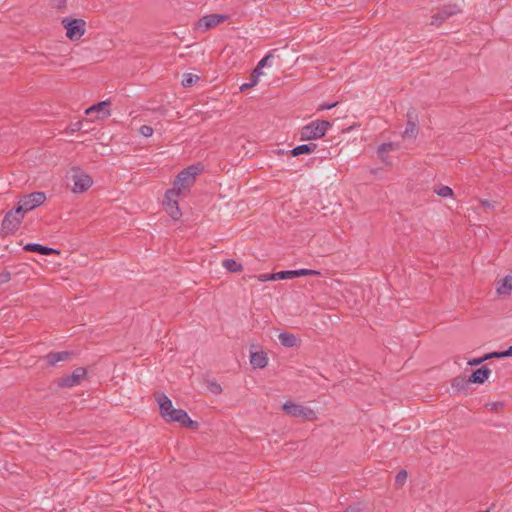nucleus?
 Returning a JSON list of instances; mask_svg holds the SVG:
<instances>
[{"label":"nucleus","mask_w":512,"mask_h":512,"mask_svg":"<svg viewBox=\"0 0 512 512\" xmlns=\"http://www.w3.org/2000/svg\"><path fill=\"white\" fill-rule=\"evenodd\" d=\"M201 172V168L197 165L189 166L182 170L177 176L173 183V187L170 189L179 196L185 195L194 184L196 176Z\"/></svg>","instance_id":"1"},{"label":"nucleus","mask_w":512,"mask_h":512,"mask_svg":"<svg viewBox=\"0 0 512 512\" xmlns=\"http://www.w3.org/2000/svg\"><path fill=\"white\" fill-rule=\"evenodd\" d=\"M332 124L326 120H315L306 124L300 130L302 141L316 140L323 137Z\"/></svg>","instance_id":"2"},{"label":"nucleus","mask_w":512,"mask_h":512,"mask_svg":"<svg viewBox=\"0 0 512 512\" xmlns=\"http://www.w3.org/2000/svg\"><path fill=\"white\" fill-rule=\"evenodd\" d=\"M282 408L288 415L293 417L303 418L309 421H314L317 419V415L314 410L293 401H286Z\"/></svg>","instance_id":"3"},{"label":"nucleus","mask_w":512,"mask_h":512,"mask_svg":"<svg viewBox=\"0 0 512 512\" xmlns=\"http://www.w3.org/2000/svg\"><path fill=\"white\" fill-rule=\"evenodd\" d=\"M45 200L46 195L44 192H33L27 194L18 201V211L25 215V213L41 206L45 202Z\"/></svg>","instance_id":"4"},{"label":"nucleus","mask_w":512,"mask_h":512,"mask_svg":"<svg viewBox=\"0 0 512 512\" xmlns=\"http://www.w3.org/2000/svg\"><path fill=\"white\" fill-rule=\"evenodd\" d=\"M62 23L66 29V36L72 40H79L86 31V22L83 19L64 18Z\"/></svg>","instance_id":"5"},{"label":"nucleus","mask_w":512,"mask_h":512,"mask_svg":"<svg viewBox=\"0 0 512 512\" xmlns=\"http://www.w3.org/2000/svg\"><path fill=\"white\" fill-rule=\"evenodd\" d=\"M72 172L73 193H83L92 186L93 180L91 176L85 173L83 170L80 168H73Z\"/></svg>","instance_id":"6"},{"label":"nucleus","mask_w":512,"mask_h":512,"mask_svg":"<svg viewBox=\"0 0 512 512\" xmlns=\"http://www.w3.org/2000/svg\"><path fill=\"white\" fill-rule=\"evenodd\" d=\"M24 215L16 207L6 213L2 221V231L6 234L14 233L20 226Z\"/></svg>","instance_id":"7"},{"label":"nucleus","mask_w":512,"mask_h":512,"mask_svg":"<svg viewBox=\"0 0 512 512\" xmlns=\"http://www.w3.org/2000/svg\"><path fill=\"white\" fill-rule=\"evenodd\" d=\"M178 197L176 193L171 190H167L164 196L163 205L166 212L174 220H178L181 217V211L178 204Z\"/></svg>","instance_id":"8"},{"label":"nucleus","mask_w":512,"mask_h":512,"mask_svg":"<svg viewBox=\"0 0 512 512\" xmlns=\"http://www.w3.org/2000/svg\"><path fill=\"white\" fill-rule=\"evenodd\" d=\"M225 18L226 17L224 15L219 14L207 15L198 20L195 28L199 31H207L223 22Z\"/></svg>","instance_id":"9"},{"label":"nucleus","mask_w":512,"mask_h":512,"mask_svg":"<svg viewBox=\"0 0 512 512\" xmlns=\"http://www.w3.org/2000/svg\"><path fill=\"white\" fill-rule=\"evenodd\" d=\"M167 422H177L185 427L194 426L196 423L190 419L187 412L182 409L174 408L169 412V415L164 419Z\"/></svg>","instance_id":"10"},{"label":"nucleus","mask_w":512,"mask_h":512,"mask_svg":"<svg viewBox=\"0 0 512 512\" xmlns=\"http://www.w3.org/2000/svg\"><path fill=\"white\" fill-rule=\"evenodd\" d=\"M86 376V370L82 367L76 368L72 374L63 377L60 380V385L63 387H74L77 386L81 380H83Z\"/></svg>","instance_id":"11"},{"label":"nucleus","mask_w":512,"mask_h":512,"mask_svg":"<svg viewBox=\"0 0 512 512\" xmlns=\"http://www.w3.org/2000/svg\"><path fill=\"white\" fill-rule=\"evenodd\" d=\"M109 102L108 101H102L97 104L92 105L91 107L87 108L85 111V114L90 116L92 113H97L98 119H106L110 116V111L108 109Z\"/></svg>","instance_id":"12"},{"label":"nucleus","mask_w":512,"mask_h":512,"mask_svg":"<svg viewBox=\"0 0 512 512\" xmlns=\"http://www.w3.org/2000/svg\"><path fill=\"white\" fill-rule=\"evenodd\" d=\"M155 398L159 406L160 415L165 419L169 412L174 409L172 401L163 393L156 394Z\"/></svg>","instance_id":"13"},{"label":"nucleus","mask_w":512,"mask_h":512,"mask_svg":"<svg viewBox=\"0 0 512 512\" xmlns=\"http://www.w3.org/2000/svg\"><path fill=\"white\" fill-rule=\"evenodd\" d=\"M250 364L255 369H263L268 364L267 354L260 350L250 353Z\"/></svg>","instance_id":"14"},{"label":"nucleus","mask_w":512,"mask_h":512,"mask_svg":"<svg viewBox=\"0 0 512 512\" xmlns=\"http://www.w3.org/2000/svg\"><path fill=\"white\" fill-rule=\"evenodd\" d=\"M512 292V274L506 275L497 282L496 293L499 296H509Z\"/></svg>","instance_id":"15"},{"label":"nucleus","mask_w":512,"mask_h":512,"mask_svg":"<svg viewBox=\"0 0 512 512\" xmlns=\"http://www.w3.org/2000/svg\"><path fill=\"white\" fill-rule=\"evenodd\" d=\"M399 147L395 143H384L381 146H379L377 153L379 158L386 164V165H392L393 162L390 160L387 156V153L390 151L397 150Z\"/></svg>","instance_id":"16"},{"label":"nucleus","mask_w":512,"mask_h":512,"mask_svg":"<svg viewBox=\"0 0 512 512\" xmlns=\"http://www.w3.org/2000/svg\"><path fill=\"white\" fill-rule=\"evenodd\" d=\"M491 374V370L487 367H481L477 370H475L472 375L469 378V381L472 383H479L482 384L486 380H488L489 376Z\"/></svg>","instance_id":"17"},{"label":"nucleus","mask_w":512,"mask_h":512,"mask_svg":"<svg viewBox=\"0 0 512 512\" xmlns=\"http://www.w3.org/2000/svg\"><path fill=\"white\" fill-rule=\"evenodd\" d=\"M278 339L284 347H295L298 343L297 337L294 334L288 332H281L278 336Z\"/></svg>","instance_id":"18"},{"label":"nucleus","mask_w":512,"mask_h":512,"mask_svg":"<svg viewBox=\"0 0 512 512\" xmlns=\"http://www.w3.org/2000/svg\"><path fill=\"white\" fill-rule=\"evenodd\" d=\"M71 353L68 351H61V352H55L50 353L46 356L47 362L50 365H55L56 363L60 361H66L70 358Z\"/></svg>","instance_id":"19"},{"label":"nucleus","mask_w":512,"mask_h":512,"mask_svg":"<svg viewBox=\"0 0 512 512\" xmlns=\"http://www.w3.org/2000/svg\"><path fill=\"white\" fill-rule=\"evenodd\" d=\"M24 249L27 250V251L38 252V253H40L42 255H50V254L56 252V250L53 249V248H50V247H47V246H42V245L37 244V243L26 244L24 246Z\"/></svg>","instance_id":"20"},{"label":"nucleus","mask_w":512,"mask_h":512,"mask_svg":"<svg viewBox=\"0 0 512 512\" xmlns=\"http://www.w3.org/2000/svg\"><path fill=\"white\" fill-rule=\"evenodd\" d=\"M316 148L315 144L308 145V144H302L298 145L295 148H293L290 152L292 156H299L303 154H309L314 151Z\"/></svg>","instance_id":"21"},{"label":"nucleus","mask_w":512,"mask_h":512,"mask_svg":"<svg viewBox=\"0 0 512 512\" xmlns=\"http://www.w3.org/2000/svg\"><path fill=\"white\" fill-rule=\"evenodd\" d=\"M222 265L230 272H240L243 268L242 265L234 259H226L222 262Z\"/></svg>","instance_id":"22"},{"label":"nucleus","mask_w":512,"mask_h":512,"mask_svg":"<svg viewBox=\"0 0 512 512\" xmlns=\"http://www.w3.org/2000/svg\"><path fill=\"white\" fill-rule=\"evenodd\" d=\"M417 134H418V128H417L416 124L409 121L407 124V127L405 128V130L403 132V137L413 139L417 136Z\"/></svg>","instance_id":"23"},{"label":"nucleus","mask_w":512,"mask_h":512,"mask_svg":"<svg viewBox=\"0 0 512 512\" xmlns=\"http://www.w3.org/2000/svg\"><path fill=\"white\" fill-rule=\"evenodd\" d=\"M274 278H277V280H285V279H292L295 277H298L297 270H287V271H279L274 273Z\"/></svg>","instance_id":"24"},{"label":"nucleus","mask_w":512,"mask_h":512,"mask_svg":"<svg viewBox=\"0 0 512 512\" xmlns=\"http://www.w3.org/2000/svg\"><path fill=\"white\" fill-rule=\"evenodd\" d=\"M434 192L438 196L444 197V198L453 196V190L449 186H446V185H440L438 187H435Z\"/></svg>","instance_id":"25"},{"label":"nucleus","mask_w":512,"mask_h":512,"mask_svg":"<svg viewBox=\"0 0 512 512\" xmlns=\"http://www.w3.org/2000/svg\"><path fill=\"white\" fill-rule=\"evenodd\" d=\"M198 79H199V77L197 75H194L191 73L184 74L183 79H182V85L184 87H189V86L193 85L194 83H196L198 81Z\"/></svg>","instance_id":"26"},{"label":"nucleus","mask_w":512,"mask_h":512,"mask_svg":"<svg viewBox=\"0 0 512 512\" xmlns=\"http://www.w3.org/2000/svg\"><path fill=\"white\" fill-rule=\"evenodd\" d=\"M153 132V128L148 125H142L139 129V133L146 138L151 137L153 135Z\"/></svg>","instance_id":"27"},{"label":"nucleus","mask_w":512,"mask_h":512,"mask_svg":"<svg viewBox=\"0 0 512 512\" xmlns=\"http://www.w3.org/2000/svg\"><path fill=\"white\" fill-rule=\"evenodd\" d=\"M407 479V472L405 470H401L395 477V483L399 486L403 485Z\"/></svg>","instance_id":"28"},{"label":"nucleus","mask_w":512,"mask_h":512,"mask_svg":"<svg viewBox=\"0 0 512 512\" xmlns=\"http://www.w3.org/2000/svg\"><path fill=\"white\" fill-rule=\"evenodd\" d=\"M298 277L302 276H311V275H319L320 272L312 269H298L297 270Z\"/></svg>","instance_id":"29"},{"label":"nucleus","mask_w":512,"mask_h":512,"mask_svg":"<svg viewBox=\"0 0 512 512\" xmlns=\"http://www.w3.org/2000/svg\"><path fill=\"white\" fill-rule=\"evenodd\" d=\"M258 81H259V80L255 79V78H253V77L251 76V81H249L248 83H243V84L240 86V91H242V92H243V91H246V90H248V89H250V88L254 87L255 85H257Z\"/></svg>","instance_id":"30"},{"label":"nucleus","mask_w":512,"mask_h":512,"mask_svg":"<svg viewBox=\"0 0 512 512\" xmlns=\"http://www.w3.org/2000/svg\"><path fill=\"white\" fill-rule=\"evenodd\" d=\"M208 389L214 394H219L222 392L221 385L214 381L208 384Z\"/></svg>","instance_id":"31"},{"label":"nucleus","mask_w":512,"mask_h":512,"mask_svg":"<svg viewBox=\"0 0 512 512\" xmlns=\"http://www.w3.org/2000/svg\"><path fill=\"white\" fill-rule=\"evenodd\" d=\"M486 360L493 359V358H505L504 351H495L491 353L485 354Z\"/></svg>","instance_id":"32"},{"label":"nucleus","mask_w":512,"mask_h":512,"mask_svg":"<svg viewBox=\"0 0 512 512\" xmlns=\"http://www.w3.org/2000/svg\"><path fill=\"white\" fill-rule=\"evenodd\" d=\"M484 361H487L485 355L482 357H479V358H474L472 360H469L468 365L477 366V365H480L481 363H483Z\"/></svg>","instance_id":"33"},{"label":"nucleus","mask_w":512,"mask_h":512,"mask_svg":"<svg viewBox=\"0 0 512 512\" xmlns=\"http://www.w3.org/2000/svg\"><path fill=\"white\" fill-rule=\"evenodd\" d=\"M11 279V274L8 271H4L0 273V284L7 283Z\"/></svg>","instance_id":"34"},{"label":"nucleus","mask_w":512,"mask_h":512,"mask_svg":"<svg viewBox=\"0 0 512 512\" xmlns=\"http://www.w3.org/2000/svg\"><path fill=\"white\" fill-rule=\"evenodd\" d=\"M274 273L272 274H262L259 276V280L262 281V282H266V281H276L277 278H274Z\"/></svg>","instance_id":"35"},{"label":"nucleus","mask_w":512,"mask_h":512,"mask_svg":"<svg viewBox=\"0 0 512 512\" xmlns=\"http://www.w3.org/2000/svg\"><path fill=\"white\" fill-rule=\"evenodd\" d=\"M271 56L270 55H267L265 56L264 58H262L258 65H259V70H262L268 63V61L270 60Z\"/></svg>","instance_id":"36"},{"label":"nucleus","mask_w":512,"mask_h":512,"mask_svg":"<svg viewBox=\"0 0 512 512\" xmlns=\"http://www.w3.org/2000/svg\"><path fill=\"white\" fill-rule=\"evenodd\" d=\"M337 105V102L331 103V104H322L319 106L318 110H329L332 109Z\"/></svg>","instance_id":"37"},{"label":"nucleus","mask_w":512,"mask_h":512,"mask_svg":"<svg viewBox=\"0 0 512 512\" xmlns=\"http://www.w3.org/2000/svg\"><path fill=\"white\" fill-rule=\"evenodd\" d=\"M262 70H259V65L257 64L256 68L254 69L252 73V77L259 80L260 75H262Z\"/></svg>","instance_id":"38"},{"label":"nucleus","mask_w":512,"mask_h":512,"mask_svg":"<svg viewBox=\"0 0 512 512\" xmlns=\"http://www.w3.org/2000/svg\"><path fill=\"white\" fill-rule=\"evenodd\" d=\"M480 203L487 208H494V203L489 200H481Z\"/></svg>","instance_id":"39"},{"label":"nucleus","mask_w":512,"mask_h":512,"mask_svg":"<svg viewBox=\"0 0 512 512\" xmlns=\"http://www.w3.org/2000/svg\"><path fill=\"white\" fill-rule=\"evenodd\" d=\"M55 2H56L57 8H59V9L64 8L66 5V0H55Z\"/></svg>","instance_id":"40"},{"label":"nucleus","mask_w":512,"mask_h":512,"mask_svg":"<svg viewBox=\"0 0 512 512\" xmlns=\"http://www.w3.org/2000/svg\"><path fill=\"white\" fill-rule=\"evenodd\" d=\"M504 356L506 357H512V345L504 351Z\"/></svg>","instance_id":"41"},{"label":"nucleus","mask_w":512,"mask_h":512,"mask_svg":"<svg viewBox=\"0 0 512 512\" xmlns=\"http://www.w3.org/2000/svg\"><path fill=\"white\" fill-rule=\"evenodd\" d=\"M80 129V123H76L75 126L72 128L73 131Z\"/></svg>","instance_id":"42"},{"label":"nucleus","mask_w":512,"mask_h":512,"mask_svg":"<svg viewBox=\"0 0 512 512\" xmlns=\"http://www.w3.org/2000/svg\"><path fill=\"white\" fill-rule=\"evenodd\" d=\"M454 13V11H450L449 13H446V17L452 15Z\"/></svg>","instance_id":"43"},{"label":"nucleus","mask_w":512,"mask_h":512,"mask_svg":"<svg viewBox=\"0 0 512 512\" xmlns=\"http://www.w3.org/2000/svg\"><path fill=\"white\" fill-rule=\"evenodd\" d=\"M497 405H498V404H496V403H495V404H493V405H492V409L497 408Z\"/></svg>","instance_id":"44"}]
</instances>
